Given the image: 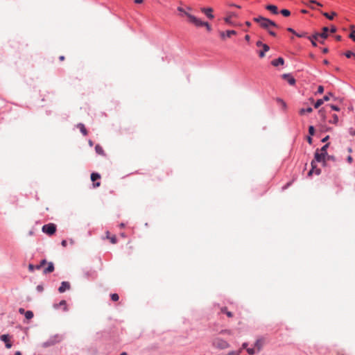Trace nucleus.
<instances>
[{"instance_id":"1","label":"nucleus","mask_w":355,"mask_h":355,"mask_svg":"<svg viewBox=\"0 0 355 355\" xmlns=\"http://www.w3.org/2000/svg\"><path fill=\"white\" fill-rule=\"evenodd\" d=\"M253 20L254 21L259 23L261 28L267 29L268 31L269 30L270 26L277 27V25L275 21L261 16L254 17Z\"/></svg>"},{"instance_id":"2","label":"nucleus","mask_w":355,"mask_h":355,"mask_svg":"<svg viewBox=\"0 0 355 355\" xmlns=\"http://www.w3.org/2000/svg\"><path fill=\"white\" fill-rule=\"evenodd\" d=\"M63 340V336L61 334H55L54 336H51L48 340L43 343L44 347H48L52 345H54L56 343H60Z\"/></svg>"},{"instance_id":"3","label":"nucleus","mask_w":355,"mask_h":355,"mask_svg":"<svg viewBox=\"0 0 355 355\" xmlns=\"http://www.w3.org/2000/svg\"><path fill=\"white\" fill-rule=\"evenodd\" d=\"M212 345L220 349H225L230 347V344L223 338H216L212 341Z\"/></svg>"},{"instance_id":"4","label":"nucleus","mask_w":355,"mask_h":355,"mask_svg":"<svg viewBox=\"0 0 355 355\" xmlns=\"http://www.w3.org/2000/svg\"><path fill=\"white\" fill-rule=\"evenodd\" d=\"M185 16H187L189 18V21L193 24L195 26L198 27L204 26L205 21H202L201 19L197 18L194 15L189 14V12H185Z\"/></svg>"},{"instance_id":"5","label":"nucleus","mask_w":355,"mask_h":355,"mask_svg":"<svg viewBox=\"0 0 355 355\" xmlns=\"http://www.w3.org/2000/svg\"><path fill=\"white\" fill-rule=\"evenodd\" d=\"M42 232L48 235H53L56 231V225L54 223H48L43 225Z\"/></svg>"},{"instance_id":"6","label":"nucleus","mask_w":355,"mask_h":355,"mask_svg":"<svg viewBox=\"0 0 355 355\" xmlns=\"http://www.w3.org/2000/svg\"><path fill=\"white\" fill-rule=\"evenodd\" d=\"M83 277L85 279H94L96 277V272L92 269H86L83 270Z\"/></svg>"},{"instance_id":"7","label":"nucleus","mask_w":355,"mask_h":355,"mask_svg":"<svg viewBox=\"0 0 355 355\" xmlns=\"http://www.w3.org/2000/svg\"><path fill=\"white\" fill-rule=\"evenodd\" d=\"M327 155L320 152L318 149L316 150L314 155L315 160L318 162H324Z\"/></svg>"},{"instance_id":"8","label":"nucleus","mask_w":355,"mask_h":355,"mask_svg":"<svg viewBox=\"0 0 355 355\" xmlns=\"http://www.w3.org/2000/svg\"><path fill=\"white\" fill-rule=\"evenodd\" d=\"M1 340L5 343L6 347L10 349L12 347V343L10 341L9 336L8 334H3L1 336Z\"/></svg>"},{"instance_id":"9","label":"nucleus","mask_w":355,"mask_h":355,"mask_svg":"<svg viewBox=\"0 0 355 355\" xmlns=\"http://www.w3.org/2000/svg\"><path fill=\"white\" fill-rule=\"evenodd\" d=\"M201 11L210 19H214V16L212 14L213 10L211 8H202Z\"/></svg>"},{"instance_id":"10","label":"nucleus","mask_w":355,"mask_h":355,"mask_svg":"<svg viewBox=\"0 0 355 355\" xmlns=\"http://www.w3.org/2000/svg\"><path fill=\"white\" fill-rule=\"evenodd\" d=\"M70 288V284L68 282H62L61 285L58 288V291L60 293L65 292L67 290Z\"/></svg>"},{"instance_id":"11","label":"nucleus","mask_w":355,"mask_h":355,"mask_svg":"<svg viewBox=\"0 0 355 355\" xmlns=\"http://www.w3.org/2000/svg\"><path fill=\"white\" fill-rule=\"evenodd\" d=\"M282 78L287 80L289 85H294L295 84V79L290 74H283Z\"/></svg>"},{"instance_id":"12","label":"nucleus","mask_w":355,"mask_h":355,"mask_svg":"<svg viewBox=\"0 0 355 355\" xmlns=\"http://www.w3.org/2000/svg\"><path fill=\"white\" fill-rule=\"evenodd\" d=\"M55 309H59L60 307H62L64 311H68V307L67 304V302L65 300H61L58 304H55L53 305Z\"/></svg>"},{"instance_id":"13","label":"nucleus","mask_w":355,"mask_h":355,"mask_svg":"<svg viewBox=\"0 0 355 355\" xmlns=\"http://www.w3.org/2000/svg\"><path fill=\"white\" fill-rule=\"evenodd\" d=\"M271 64L274 67H278L279 65H283L284 64V60L282 57H279L277 59L273 60L271 62Z\"/></svg>"},{"instance_id":"14","label":"nucleus","mask_w":355,"mask_h":355,"mask_svg":"<svg viewBox=\"0 0 355 355\" xmlns=\"http://www.w3.org/2000/svg\"><path fill=\"white\" fill-rule=\"evenodd\" d=\"M236 32L234 30L227 31L226 32H221L220 37L224 39L225 37H230L233 35H236Z\"/></svg>"},{"instance_id":"15","label":"nucleus","mask_w":355,"mask_h":355,"mask_svg":"<svg viewBox=\"0 0 355 355\" xmlns=\"http://www.w3.org/2000/svg\"><path fill=\"white\" fill-rule=\"evenodd\" d=\"M266 9L270 11L272 14H278V8L275 5H268L266 6Z\"/></svg>"},{"instance_id":"16","label":"nucleus","mask_w":355,"mask_h":355,"mask_svg":"<svg viewBox=\"0 0 355 355\" xmlns=\"http://www.w3.org/2000/svg\"><path fill=\"white\" fill-rule=\"evenodd\" d=\"M328 31H329V28L328 27H323L322 28V32L321 33H319L320 34V38L324 40L326 38H327L328 37Z\"/></svg>"},{"instance_id":"17","label":"nucleus","mask_w":355,"mask_h":355,"mask_svg":"<svg viewBox=\"0 0 355 355\" xmlns=\"http://www.w3.org/2000/svg\"><path fill=\"white\" fill-rule=\"evenodd\" d=\"M54 270V266L52 262L49 263L48 267L44 269V273L47 274L52 272Z\"/></svg>"},{"instance_id":"18","label":"nucleus","mask_w":355,"mask_h":355,"mask_svg":"<svg viewBox=\"0 0 355 355\" xmlns=\"http://www.w3.org/2000/svg\"><path fill=\"white\" fill-rule=\"evenodd\" d=\"M256 45L258 46V47H263L264 49V51H268L269 49H270V47L268 44H263L262 42L261 41H257V43H256Z\"/></svg>"},{"instance_id":"19","label":"nucleus","mask_w":355,"mask_h":355,"mask_svg":"<svg viewBox=\"0 0 355 355\" xmlns=\"http://www.w3.org/2000/svg\"><path fill=\"white\" fill-rule=\"evenodd\" d=\"M313 112V109L311 107H309L307 108H302L300 110L299 113L300 115H304L306 113H311Z\"/></svg>"},{"instance_id":"20","label":"nucleus","mask_w":355,"mask_h":355,"mask_svg":"<svg viewBox=\"0 0 355 355\" xmlns=\"http://www.w3.org/2000/svg\"><path fill=\"white\" fill-rule=\"evenodd\" d=\"M323 16H324L328 19L332 20L335 16L337 15L336 12H332L331 14L328 12H322Z\"/></svg>"},{"instance_id":"21","label":"nucleus","mask_w":355,"mask_h":355,"mask_svg":"<svg viewBox=\"0 0 355 355\" xmlns=\"http://www.w3.org/2000/svg\"><path fill=\"white\" fill-rule=\"evenodd\" d=\"M78 128L80 129V131L81 132V133L86 136L87 135V129L85 128L84 124L83 123H78Z\"/></svg>"},{"instance_id":"22","label":"nucleus","mask_w":355,"mask_h":355,"mask_svg":"<svg viewBox=\"0 0 355 355\" xmlns=\"http://www.w3.org/2000/svg\"><path fill=\"white\" fill-rule=\"evenodd\" d=\"M220 312L226 314L228 318H232L233 317V313L232 312L229 311L227 310V309L226 307H225V306L222 307L220 309Z\"/></svg>"},{"instance_id":"23","label":"nucleus","mask_w":355,"mask_h":355,"mask_svg":"<svg viewBox=\"0 0 355 355\" xmlns=\"http://www.w3.org/2000/svg\"><path fill=\"white\" fill-rule=\"evenodd\" d=\"M95 150L97 154L101 155H105L104 150H103V148L99 144H97L95 146Z\"/></svg>"},{"instance_id":"24","label":"nucleus","mask_w":355,"mask_h":355,"mask_svg":"<svg viewBox=\"0 0 355 355\" xmlns=\"http://www.w3.org/2000/svg\"><path fill=\"white\" fill-rule=\"evenodd\" d=\"M338 117L337 114H334L332 115V118H331V119H330V120L329 121V123H331V124H335V125H336V124L338 123Z\"/></svg>"},{"instance_id":"25","label":"nucleus","mask_w":355,"mask_h":355,"mask_svg":"<svg viewBox=\"0 0 355 355\" xmlns=\"http://www.w3.org/2000/svg\"><path fill=\"white\" fill-rule=\"evenodd\" d=\"M101 178V175L97 173H92L91 174V180L92 182H95L96 180Z\"/></svg>"},{"instance_id":"26","label":"nucleus","mask_w":355,"mask_h":355,"mask_svg":"<svg viewBox=\"0 0 355 355\" xmlns=\"http://www.w3.org/2000/svg\"><path fill=\"white\" fill-rule=\"evenodd\" d=\"M24 315H25V318L26 319L31 320V319H32L33 318L34 315H33V311H26L25 314H24Z\"/></svg>"},{"instance_id":"27","label":"nucleus","mask_w":355,"mask_h":355,"mask_svg":"<svg viewBox=\"0 0 355 355\" xmlns=\"http://www.w3.org/2000/svg\"><path fill=\"white\" fill-rule=\"evenodd\" d=\"M232 16H234L233 13L225 17L224 19L225 21L228 24H232Z\"/></svg>"},{"instance_id":"28","label":"nucleus","mask_w":355,"mask_h":355,"mask_svg":"<svg viewBox=\"0 0 355 355\" xmlns=\"http://www.w3.org/2000/svg\"><path fill=\"white\" fill-rule=\"evenodd\" d=\"M345 55L347 58H355V53L351 51H348L347 52L345 53Z\"/></svg>"},{"instance_id":"29","label":"nucleus","mask_w":355,"mask_h":355,"mask_svg":"<svg viewBox=\"0 0 355 355\" xmlns=\"http://www.w3.org/2000/svg\"><path fill=\"white\" fill-rule=\"evenodd\" d=\"M324 103V100L322 98L318 99L314 105L315 108H318L320 106H321Z\"/></svg>"},{"instance_id":"30","label":"nucleus","mask_w":355,"mask_h":355,"mask_svg":"<svg viewBox=\"0 0 355 355\" xmlns=\"http://www.w3.org/2000/svg\"><path fill=\"white\" fill-rule=\"evenodd\" d=\"M329 146V143H328V144H326L325 145H324V146L321 148V149L320 150V152H322V153H324L325 155H327V148H328Z\"/></svg>"},{"instance_id":"31","label":"nucleus","mask_w":355,"mask_h":355,"mask_svg":"<svg viewBox=\"0 0 355 355\" xmlns=\"http://www.w3.org/2000/svg\"><path fill=\"white\" fill-rule=\"evenodd\" d=\"M281 14L284 17H288L291 15V12L287 9H282L280 11Z\"/></svg>"},{"instance_id":"32","label":"nucleus","mask_w":355,"mask_h":355,"mask_svg":"<svg viewBox=\"0 0 355 355\" xmlns=\"http://www.w3.org/2000/svg\"><path fill=\"white\" fill-rule=\"evenodd\" d=\"M110 297H111L112 300L114 301V302L118 301L119 299V295L116 293L111 294Z\"/></svg>"},{"instance_id":"33","label":"nucleus","mask_w":355,"mask_h":355,"mask_svg":"<svg viewBox=\"0 0 355 355\" xmlns=\"http://www.w3.org/2000/svg\"><path fill=\"white\" fill-rule=\"evenodd\" d=\"M295 35L298 37H307V33H305V32H302V33H295Z\"/></svg>"},{"instance_id":"34","label":"nucleus","mask_w":355,"mask_h":355,"mask_svg":"<svg viewBox=\"0 0 355 355\" xmlns=\"http://www.w3.org/2000/svg\"><path fill=\"white\" fill-rule=\"evenodd\" d=\"M309 133L311 136H313L315 134V128L313 125H310L309 127Z\"/></svg>"},{"instance_id":"35","label":"nucleus","mask_w":355,"mask_h":355,"mask_svg":"<svg viewBox=\"0 0 355 355\" xmlns=\"http://www.w3.org/2000/svg\"><path fill=\"white\" fill-rule=\"evenodd\" d=\"M46 263V261L45 259H43L41 261L39 265L36 266V269L40 270L42 266H44Z\"/></svg>"},{"instance_id":"36","label":"nucleus","mask_w":355,"mask_h":355,"mask_svg":"<svg viewBox=\"0 0 355 355\" xmlns=\"http://www.w3.org/2000/svg\"><path fill=\"white\" fill-rule=\"evenodd\" d=\"M311 166H312V168L308 173L309 175H311L313 173V172L314 171V168H315V165L314 161L311 162Z\"/></svg>"},{"instance_id":"37","label":"nucleus","mask_w":355,"mask_h":355,"mask_svg":"<svg viewBox=\"0 0 355 355\" xmlns=\"http://www.w3.org/2000/svg\"><path fill=\"white\" fill-rule=\"evenodd\" d=\"M332 96V94H331V93H328L327 94H326V95L323 97L322 100H324V101H328L330 99V96Z\"/></svg>"},{"instance_id":"38","label":"nucleus","mask_w":355,"mask_h":355,"mask_svg":"<svg viewBox=\"0 0 355 355\" xmlns=\"http://www.w3.org/2000/svg\"><path fill=\"white\" fill-rule=\"evenodd\" d=\"M35 269H36V266L31 263L28 265V270L30 272H33L35 270Z\"/></svg>"},{"instance_id":"39","label":"nucleus","mask_w":355,"mask_h":355,"mask_svg":"<svg viewBox=\"0 0 355 355\" xmlns=\"http://www.w3.org/2000/svg\"><path fill=\"white\" fill-rule=\"evenodd\" d=\"M324 92V87L319 85L317 90V94H322Z\"/></svg>"},{"instance_id":"40","label":"nucleus","mask_w":355,"mask_h":355,"mask_svg":"<svg viewBox=\"0 0 355 355\" xmlns=\"http://www.w3.org/2000/svg\"><path fill=\"white\" fill-rule=\"evenodd\" d=\"M313 40H318L320 37L319 33H316L311 36Z\"/></svg>"},{"instance_id":"41","label":"nucleus","mask_w":355,"mask_h":355,"mask_svg":"<svg viewBox=\"0 0 355 355\" xmlns=\"http://www.w3.org/2000/svg\"><path fill=\"white\" fill-rule=\"evenodd\" d=\"M110 240V242L113 244L116 243L117 241L116 237L115 236H112L109 238Z\"/></svg>"},{"instance_id":"42","label":"nucleus","mask_w":355,"mask_h":355,"mask_svg":"<svg viewBox=\"0 0 355 355\" xmlns=\"http://www.w3.org/2000/svg\"><path fill=\"white\" fill-rule=\"evenodd\" d=\"M349 37L355 42V30L352 31L349 34Z\"/></svg>"},{"instance_id":"43","label":"nucleus","mask_w":355,"mask_h":355,"mask_svg":"<svg viewBox=\"0 0 355 355\" xmlns=\"http://www.w3.org/2000/svg\"><path fill=\"white\" fill-rule=\"evenodd\" d=\"M309 3H310V4H313V5L315 4V5H317V6H322V4H321L320 3L317 2V1H315V0H311V1H309Z\"/></svg>"},{"instance_id":"44","label":"nucleus","mask_w":355,"mask_h":355,"mask_svg":"<svg viewBox=\"0 0 355 355\" xmlns=\"http://www.w3.org/2000/svg\"><path fill=\"white\" fill-rule=\"evenodd\" d=\"M247 352L250 355L254 354L255 353V351H254V348H248L247 349Z\"/></svg>"},{"instance_id":"45","label":"nucleus","mask_w":355,"mask_h":355,"mask_svg":"<svg viewBox=\"0 0 355 355\" xmlns=\"http://www.w3.org/2000/svg\"><path fill=\"white\" fill-rule=\"evenodd\" d=\"M204 26H205V27H206V28H207V30L208 31H211V26L209 24V23H208V22H205Z\"/></svg>"},{"instance_id":"46","label":"nucleus","mask_w":355,"mask_h":355,"mask_svg":"<svg viewBox=\"0 0 355 355\" xmlns=\"http://www.w3.org/2000/svg\"><path fill=\"white\" fill-rule=\"evenodd\" d=\"M307 38L311 42V44L313 46H316L317 44L315 42V40H313L311 37H307Z\"/></svg>"},{"instance_id":"47","label":"nucleus","mask_w":355,"mask_h":355,"mask_svg":"<svg viewBox=\"0 0 355 355\" xmlns=\"http://www.w3.org/2000/svg\"><path fill=\"white\" fill-rule=\"evenodd\" d=\"M266 51H264V49L263 48V50L262 51H260L259 53V55L260 58H263L265 56V53Z\"/></svg>"},{"instance_id":"48","label":"nucleus","mask_w":355,"mask_h":355,"mask_svg":"<svg viewBox=\"0 0 355 355\" xmlns=\"http://www.w3.org/2000/svg\"><path fill=\"white\" fill-rule=\"evenodd\" d=\"M331 108L333 110H335V111H339L340 110V108L337 105H331Z\"/></svg>"},{"instance_id":"49","label":"nucleus","mask_w":355,"mask_h":355,"mask_svg":"<svg viewBox=\"0 0 355 355\" xmlns=\"http://www.w3.org/2000/svg\"><path fill=\"white\" fill-rule=\"evenodd\" d=\"M178 10L180 12H182L183 15H185V12H187L182 7H178Z\"/></svg>"},{"instance_id":"50","label":"nucleus","mask_w":355,"mask_h":355,"mask_svg":"<svg viewBox=\"0 0 355 355\" xmlns=\"http://www.w3.org/2000/svg\"><path fill=\"white\" fill-rule=\"evenodd\" d=\"M287 31L288 32H291V33H293L294 35H295V33H296V31L293 28H288Z\"/></svg>"},{"instance_id":"51","label":"nucleus","mask_w":355,"mask_h":355,"mask_svg":"<svg viewBox=\"0 0 355 355\" xmlns=\"http://www.w3.org/2000/svg\"><path fill=\"white\" fill-rule=\"evenodd\" d=\"M347 160L349 164H352L353 162V158L352 157V156L349 155L347 157Z\"/></svg>"},{"instance_id":"52","label":"nucleus","mask_w":355,"mask_h":355,"mask_svg":"<svg viewBox=\"0 0 355 355\" xmlns=\"http://www.w3.org/2000/svg\"><path fill=\"white\" fill-rule=\"evenodd\" d=\"M336 30H337V29H336V26H332L331 27L330 31H331V33H335V32H336Z\"/></svg>"},{"instance_id":"53","label":"nucleus","mask_w":355,"mask_h":355,"mask_svg":"<svg viewBox=\"0 0 355 355\" xmlns=\"http://www.w3.org/2000/svg\"><path fill=\"white\" fill-rule=\"evenodd\" d=\"M268 33H269L270 35H272V36H273V37H275V36H276V33H275L274 31H270V30H268Z\"/></svg>"},{"instance_id":"54","label":"nucleus","mask_w":355,"mask_h":355,"mask_svg":"<svg viewBox=\"0 0 355 355\" xmlns=\"http://www.w3.org/2000/svg\"><path fill=\"white\" fill-rule=\"evenodd\" d=\"M61 245L63 246V247H66L67 245V242L66 240H62V242H61Z\"/></svg>"},{"instance_id":"55","label":"nucleus","mask_w":355,"mask_h":355,"mask_svg":"<svg viewBox=\"0 0 355 355\" xmlns=\"http://www.w3.org/2000/svg\"><path fill=\"white\" fill-rule=\"evenodd\" d=\"M26 311H25L23 308H20L19 309V312L21 313V314H25Z\"/></svg>"},{"instance_id":"56","label":"nucleus","mask_w":355,"mask_h":355,"mask_svg":"<svg viewBox=\"0 0 355 355\" xmlns=\"http://www.w3.org/2000/svg\"><path fill=\"white\" fill-rule=\"evenodd\" d=\"M329 135L326 136L325 137H324V138L322 139V142H323V143L326 142V141L329 139Z\"/></svg>"},{"instance_id":"57","label":"nucleus","mask_w":355,"mask_h":355,"mask_svg":"<svg viewBox=\"0 0 355 355\" xmlns=\"http://www.w3.org/2000/svg\"><path fill=\"white\" fill-rule=\"evenodd\" d=\"M307 141L309 142V144H312V138L311 136H309L307 137Z\"/></svg>"},{"instance_id":"58","label":"nucleus","mask_w":355,"mask_h":355,"mask_svg":"<svg viewBox=\"0 0 355 355\" xmlns=\"http://www.w3.org/2000/svg\"><path fill=\"white\" fill-rule=\"evenodd\" d=\"M291 182L287 183L285 186H284V187H282V189H287V188L291 185Z\"/></svg>"},{"instance_id":"59","label":"nucleus","mask_w":355,"mask_h":355,"mask_svg":"<svg viewBox=\"0 0 355 355\" xmlns=\"http://www.w3.org/2000/svg\"><path fill=\"white\" fill-rule=\"evenodd\" d=\"M255 346L258 347L259 349L261 347L259 340H257V342L255 343Z\"/></svg>"},{"instance_id":"60","label":"nucleus","mask_w":355,"mask_h":355,"mask_svg":"<svg viewBox=\"0 0 355 355\" xmlns=\"http://www.w3.org/2000/svg\"><path fill=\"white\" fill-rule=\"evenodd\" d=\"M277 101H278L279 102H281V103L283 104V105H284V107L286 106V103H285V102H284L283 100H282V99L279 98Z\"/></svg>"},{"instance_id":"61","label":"nucleus","mask_w":355,"mask_h":355,"mask_svg":"<svg viewBox=\"0 0 355 355\" xmlns=\"http://www.w3.org/2000/svg\"><path fill=\"white\" fill-rule=\"evenodd\" d=\"M101 184V183L99 182H96V183H94V187H99Z\"/></svg>"},{"instance_id":"62","label":"nucleus","mask_w":355,"mask_h":355,"mask_svg":"<svg viewBox=\"0 0 355 355\" xmlns=\"http://www.w3.org/2000/svg\"><path fill=\"white\" fill-rule=\"evenodd\" d=\"M134 1L136 3H143V0H134Z\"/></svg>"},{"instance_id":"63","label":"nucleus","mask_w":355,"mask_h":355,"mask_svg":"<svg viewBox=\"0 0 355 355\" xmlns=\"http://www.w3.org/2000/svg\"><path fill=\"white\" fill-rule=\"evenodd\" d=\"M37 291H42L43 290V288H42V287L41 286H37Z\"/></svg>"},{"instance_id":"64","label":"nucleus","mask_w":355,"mask_h":355,"mask_svg":"<svg viewBox=\"0 0 355 355\" xmlns=\"http://www.w3.org/2000/svg\"><path fill=\"white\" fill-rule=\"evenodd\" d=\"M336 39L337 40L340 41V40H341L342 37H341L340 35H337V36L336 37Z\"/></svg>"}]
</instances>
